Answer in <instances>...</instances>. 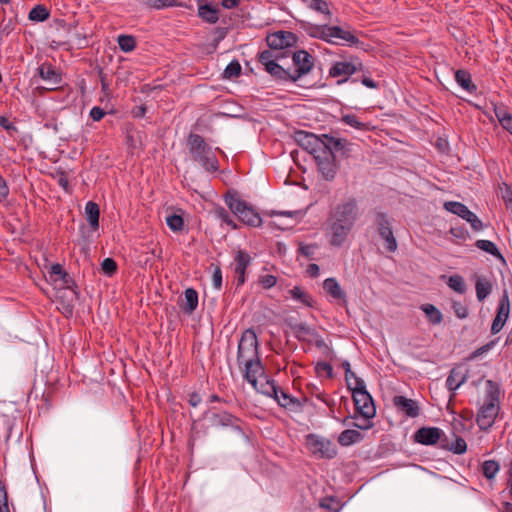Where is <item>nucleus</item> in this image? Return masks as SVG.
I'll return each instance as SVG.
<instances>
[{
    "label": "nucleus",
    "mask_w": 512,
    "mask_h": 512,
    "mask_svg": "<svg viewBox=\"0 0 512 512\" xmlns=\"http://www.w3.org/2000/svg\"><path fill=\"white\" fill-rule=\"evenodd\" d=\"M258 282L264 289H270L276 285L277 278L274 275L266 274L260 276Z\"/></svg>",
    "instance_id": "nucleus-54"
},
{
    "label": "nucleus",
    "mask_w": 512,
    "mask_h": 512,
    "mask_svg": "<svg viewBox=\"0 0 512 512\" xmlns=\"http://www.w3.org/2000/svg\"><path fill=\"white\" fill-rule=\"evenodd\" d=\"M475 246L478 249L494 256L496 259L503 261V262L505 261L504 256L502 255V253L500 252V250L498 249V247L496 246V244L494 242H492L490 240L480 239L475 242Z\"/></svg>",
    "instance_id": "nucleus-31"
},
{
    "label": "nucleus",
    "mask_w": 512,
    "mask_h": 512,
    "mask_svg": "<svg viewBox=\"0 0 512 512\" xmlns=\"http://www.w3.org/2000/svg\"><path fill=\"white\" fill-rule=\"evenodd\" d=\"M341 121L346 125H349L358 130H368L369 125L367 123H363L359 121L358 117L354 114H346L343 115Z\"/></svg>",
    "instance_id": "nucleus-43"
},
{
    "label": "nucleus",
    "mask_w": 512,
    "mask_h": 512,
    "mask_svg": "<svg viewBox=\"0 0 512 512\" xmlns=\"http://www.w3.org/2000/svg\"><path fill=\"white\" fill-rule=\"evenodd\" d=\"M16 25L15 19H9L6 23H4L1 27L0 34L2 36H8L14 29Z\"/></svg>",
    "instance_id": "nucleus-62"
},
{
    "label": "nucleus",
    "mask_w": 512,
    "mask_h": 512,
    "mask_svg": "<svg viewBox=\"0 0 512 512\" xmlns=\"http://www.w3.org/2000/svg\"><path fill=\"white\" fill-rule=\"evenodd\" d=\"M291 329H292V331L294 333V336L299 341H306V336H318V334L315 331V329L309 327L305 323L293 324V325H291Z\"/></svg>",
    "instance_id": "nucleus-36"
},
{
    "label": "nucleus",
    "mask_w": 512,
    "mask_h": 512,
    "mask_svg": "<svg viewBox=\"0 0 512 512\" xmlns=\"http://www.w3.org/2000/svg\"><path fill=\"white\" fill-rule=\"evenodd\" d=\"M307 3V7L318 13L331 16L329 3L325 0H304Z\"/></svg>",
    "instance_id": "nucleus-41"
},
{
    "label": "nucleus",
    "mask_w": 512,
    "mask_h": 512,
    "mask_svg": "<svg viewBox=\"0 0 512 512\" xmlns=\"http://www.w3.org/2000/svg\"><path fill=\"white\" fill-rule=\"evenodd\" d=\"M50 16L49 10L44 5H36L29 12L28 18L31 21L43 22Z\"/></svg>",
    "instance_id": "nucleus-39"
},
{
    "label": "nucleus",
    "mask_w": 512,
    "mask_h": 512,
    "mask_svg": "<svg viewBox=\"0 0 512 512\" xmlns=\"http://www.w3.org/2000/svg\"><path fill=\"white\" fill-rule=\"evenodd\" d=\"M310 393L315 395L318 399H320L322 402H324L327 406H331L333 404V401L328 400L325 397V394L319 390V388L316 385L308 386Z\"/></svg>",
    "instance_id": "nucleus-61"
},
{
    "label": "nucleus",
    "mask_w": 512,
    "mask_h": 512,
    "mask_svg": "<svg viewBox=\"0 0 512 512\" xmlns=\"http://www.w3.org/2000/svg\"><path fill=\"white\" fill-rule=\"evenodd\" d=\"M456 82L467 92L475 94L477 86L472 82L471 74L467 70L459 69L455 72Z\"/></svg>",
    "instance_id": "nucleus-26"
},
{
    "label": "nucleus",
    "mask_w": 512,
    "mask_h": 512,
    "mask_svg": "<svg viewBox=\"0 0 512 512\" xmlns=\"http://www.w3.org/2000/svg\"><path fill=\"white\" fill-rule=\"evenodd\" d=\"M117 43L119 48L125 53L132 52L136 48V39L132 35H119Z\"/></svg>",
    "instance_id": "nucleus-40"
},
{
    "label": "nucleus",
    "mask_w": 512,
    "mask_h": 512,
    "mask_svg": "<svg viewBox=\"0 0 512 512\" xmlns=\"http://www.w3.org/2000/svg\"><path fill=\"white\" fill-rule=\"evenodd\" d=\"M392 403L397 412L409 418H416L420 415L421 408L418 401L407 398L402 395H395L392 398Z\"/></svg>",
    "instance_id": "nucleus-17"
},
{
    "label": "nucleus",
    "mask_w": 512,
    "mask_h": 512,
    "mask_svg": "<svg viewBox=\"0 0 512 512\" xmlns=\"http://www.w3.org/2000/svg\"><path fill=\"white\" fill-rule=\"evenodd\" d=\"M327 29H329V25H312L308 29V34L311 37L321 39V40L326 41L328 43L341 44L340 42L332 40V39L329 38Z\"/></svg>",
    "instance_id": "nucleus-33"
},
{
    "label": "nucleus",
    "mask_w": 512,
    "mask_h": 512,
    "mask_svg": "<svg viewBox=\"0 0 512 512\" xmlns=\"http://www.w3.org/2000/svg\"><path fill=\"white\" fill-rule=\"evenodd\" d=\"M211 425L214 427L233 426L237 418L228 412L213 413L210 417Z\"/></svg>",
    "instance_id": "nucleus-28"
},
{
    "label": "nucleus",
    "mask_w": 512,
    "mask_h": 512,
    "mask_svg": "<svg viewBox=\"0 0 512 512\" xmlns=\"http://www.w3.org/2000/svg\"><path fill=\"white\" fill-rule=\"evenodd\" d=\"M315 371L317 375H321L322 373H325L327 378L331 379L333 378V368L332 366L327 362H318L315 366Z\"/></svg>",
    "instance_id": "nucleus-53"
},
{
    "label": "nucleus",
    "mask_w": 512,
    "mask_h": 512,
    "mask_svg": "<svg viewBox=\"0 0 512 512\" xmlns=\"http://www.w3.org/2000/svg\"><path fill=\"white\" fill-rule=\"evenodd\" d=\"M212 283L213 287L217 290H220L222 287V271L220 266H215L213 275H212Z\"/></svg>",
    "instance_id": "nucleus-60"
},
{
    "label": "nucleus",
    "mask_w": 512,
    "mask_h": 512,
    "mask_svg": "<svg viewBox=\"0 0 512 512\" xmlns=\"http://www.w3.org/2000/svg\"><path fill=\"white\" fill-rule=\"evenodd\" d=\"M214 213L216 215L217 218L221 219L224 223H226L228 226H231L232 229H236L237 228V225L235 224V222L231 219L228 211L221 207V206H218L214 209Z\"/></svg>",
    "instance_id": "nucleus-47"
},
{
    "label": "nucleus",
    "mask_w": 512,
    "mask_h": 512,
    "mask_svg": "<svg viewBox=\"0 0 512 512\" xmlns=\"http://www.w3.org/2000/svg\"><path fill=\"white\" fill-rule=\"evenodd\" d=\"M198 306V293L193 288H188L184 292V302L181 309L185 314H192Z\"/></svg>",
    "instance_id": "nucleus-24"
},
{
    "label": "nucleus",
    "mask_w": 512,
    "mask_h": 512,
    "mask_svg": "<svg viewBox=\"0 0 512 512\" xmlns=\"http://www.w3.org/2000/svg\"><path fill=\"white\" fill-rule=\"evenodd\" d=\"M443 435V431L438 427H422L413 435V440L422 445H435Z\"/></svg>",
    "instance_id": "nucleus-18"
},
{
    "label": "nucleus",
    "mask_w": 512,
    "mask_h": 512,
    "mask_svg": "<svg viewBox=\"0 0 512 512\" xmlns=\"http://www.w3.org/2000/svg\"><path fill=\"white\" fill-rule=\"evenodd\" d=\"M187 148L191 159L200 164L207 172H216L219 168L218 159L205 139L196 133H190L187 137Z\"/></svg>",
    "instance_id": "nucleus-4"
},
{
    "label": "nucleus",
    "mask_w": 512,
    "mask_h": 512,
    "mask_svg": "<svg viewBox=\"0 0 512 512\" xmlns=\"http://www.w3.org/2000/svg\"><path fill=\"white\" fill-rule=\"evenodd\" d=\"M145 4L154 9H163L179 6L177 0H145Z\"/></svg>",
    "instance_id": "nucleus-46"
},
{
    "label": "nucleus",
    "mask_w": 512,
    "mask_h": 512,
    "mask_svg": "<svg viewBox=\"0 0 512 512\" xmlns=\"http://www.w3.org/2000/svg\"><path fill=\"white\" fill-rule=\"evenodd\" d=\"M494 112L502 128L512 135V114L504 107L495 108Z\"/></svg>",
    "instance_id": "nucleus-34"
},
{
    "label": "nucleus",
    "mask_w": 512,
    "mask_h": 512,
    "mask_svg": "<svg viewBox=\"0 0 512 512\" xmlns=\"http://www.w3.org/2000/svg\"><path fill=\"white\" fill-rule=\"evenodd\" d=\"M448 286L459 294H464L466 292V284L462 276L460 275H452L449 277Z\"/></svg>",
    "instance_id": "nucleus-42"
},
{
    "label": "nucleus",
    "mask_w": 512,
    "mask_h": 512,
    "mask_svg": "<svg viewBox=\"0 0 512 512\" xmlns=\"http://www.w3.org/2000/svg\"><path fill=\"white\" fill-rule=\"evenodd\" d=\"M349 142L347 140L340 139V145L336 149H325L323 153L317 154L314 157L318 171L326 180H333L337 173V165L335 161V154L341 152L346 154L349 150Z\"/></svg>",
    "instance_id": "nucleus-9"
},
{
    "label": "nucleus",
    "mask_w": 512,
    "mask_h": 512,
    "mask_svg": "<svg viewBox=\"0 0 512 512\" xmlns=\"http://www.w3.org/2000/svg\"><path fill=\"white\" fill-rule=\"evenodd\" d=\"M295 141L299 146L308 151L314 157L323 153L325 149H336L340 145V138L323 134L317 136L311 132L299 130L294 134Z\"/></svg>",
    "instance_id": "nucleus-5"
},
{
    "label": "nucleus",
    "mask_w": 512,
    "mask_h": 512,
    "mask_svg": "<svg viewBox=\"0 0 512 512\" xmlns=\"http://www.w3.org/2000/svg\"><path fill=\"white\" fill-rule=\"evenodd\" d=\"M507 488L509 490V495L512 498V460L507 465Z\"/></svg>",
    "instance_id": "nucleus-64"
},
{
    "label": "nucleus",
    "mask_w": 512,
    "mask_h": 512,
    "mask_svg": "<svg viewBox=\"0 0 512 512\" xmlns=\"http://www.w3.org/2000/svg\"><path fill=\"white\" fill-rule=\"evenodd\" d=\"M500 386L493 380L486 381L485 401L476 416L480 430L487 431L495 422L500 410Z\"/></svg>",
    "instance_id": "nucleus-3"
},
{
    "label": "nucleus",
    "mask_w": 512,
    "mask_h": 512,
    "mask_svg": "<svg viewBox=\"0 0 512 512\" xmlns=\"http://www.w3.org/2000/svg\"><path fill=\"white\" fill-rule=\"evenodd\" d=\"M327 31L329 38L332 40L333 38L340 39L351 46H357L360 43L359 39L351 31L345 30L340 26H329Z\"/></svg>",
    "instance_id": "nucleus-19"
},
{
    "label": "nucleus",
    "mask_w": 512,
    "mask_h": 512,
    "mask_svg": "<svg viewBox=\"0 0 512 512\" xmlns=\"http://www.w3.org/2000/svg\"><path fill=\"white\" fill-rule=\"evenodd\" d=\"M317 248V245L316 244H300L299 247H298V252L303 255L304 257H306L307 259H313L314 257V253H315V250Z\"/></svg>",
    "instance_id": "nucleus-55"
},
{
    "label": "nucleus",
    "mask_w": 512,
    "mask_h": 512,
    "mask_svg": "<svg viewBox=\"0 0 512 512\" xmlns=\"http://www.w3.org/2000/svg\"><path fill=\"white\" fill-rule=\"evenodd\" d=\"M50 277L54 280V281H57L59 280L61 277H67L69 278V274L64 270V268L62 267L61 264L59 263H56V264H53L50 268Z\"/></svg>",
    "instance_id": "nucleus-52"
},
{
    "label": "nucleus",
    "mask_w": 512,
    "mask_h": 512,
    "mask_svg": "<svg viewBox=\"0 0 512 512\" xmlns=\"http://www.w3.org/2000/svg\"><path fill=\"white\" fill-rule=\"evenodd\" d=\"M290 57V74L292 75V82H296L312 70L314 58L305 50L291 51Z\"/></svg>",
    "instance_id": "nucleus-12"
},
{
    "label": "nucleus",
    "mask_w": 512,
    "mask_h": 512,
    "mask_svg": "<svg viewBox=\"0 0 512 512\" xmlns=\"http://www.w3.org/2000/svg\"><path fill=\"white\" fill-rule=\"evenodd\" d=\"M492 288V283L488 278L484 276H476L475 290L476 297L479 302L484 301L489 296L492 292Z\"/></svg>",
    "instance_id": "nucleus-22"
},
{
    "label": "nucleus",
    "mask_w": 512,
    "mask_h": 512,
    "mask_svg": "<svg viewBox=\"0 0 512 512\" xmlns=\"http://www.w3.org/2000/svg\"><path fill=\"white\" fill-rule=\"evenodd\" d=\"M225 203L231 212L244 224L252 227H258L262 224L260 215L252 206L240 199L237 192H228L225 195Z\"/></svg>",
    "instance_id": "nucleus-6"
},
{
    "label": "nucleus",
    "mask_w": 512,
    "mask_h": 512,
    "mask_svg": "<svg viewBox=\"0 0 512 512\" xmlns=\"http://www.w3.org/2000/svg\"><path fill=\"white\" fill-rule=\"evenodd\" d=\"M38 75L45 81H48L54 85L60 84L62 78L61 74L55 69L50 63H43L38 67Z\"/></svg>",
    "instance_id": "nucleus-20"
},
{
    "label": "nucleus",
    "mask_w": 512,
    "mask_h": 512,
    "mask_svg": "<svg viewBox=\"0 0 512 512\" xmlns=\"http://www.w3.org/2000/svg\"><path fill=\"white\" fill-rule=\"evenodd\" d=\"M374 223L380 237L385 241V247L389 252L397 249V241L393 235L391 222L386 213L381 211L375 212Z\"/></svg>",
    "instance_id": "nucleus-14"
},
{
    "label": "nucleus",
    "mask_w": 512,
    "mask_h": 512,
    "mask_svg": "<svg viewBox=\"0 0 512 512\" xmlns=\"http://www.w3.org/2000/svg\"><path fill=\"white\" fill-rule=\"evenodd\" d=\"M198 17L204 22L215 24L219 20V9L212 4H199Z\"/></svg>",
    "instance_id": "nucleus-21"
},
{
    "label": "nucleus",
    "mask_w": 512,
    "mask_h": 512,
    "mask_svg": "<svg viewBox=\"0 0 512 512\" xmlns=\"http://www.w3.org/2000/svg\"><path fill=\"white\" fill-rule=\"evenodd\" d=\"M464 220L470 223L472 229L474 231H480L483 228L482 221L477 217V215L471 211V217H465Z\"/></svg>",
    "instance_id": "nucleus-58"
},
{
    "label": "nucleus",
    "mask_w": 512,
    "mask_h": 512,
    "mask_svg": "<svg viewBox=\"0 0 512 512\" xmlns=\"http://www.w3.org/2000/svg\"><path fill=\"white\" fill-rule=\"evenodd\" d=\"M363 438L364 436L358 430L346 429L340 433L338 442L342 446H350L352 444L361 442Z\"/></svg>",
    "instance_id": "nucleus-27"
},
{
    "label": "nucleus",
    "mask_w": 512,
    "mask_h": 512,
    "mask_svg": "<svg viewBox=\"0 0 512 512\" xmlns=\"http://www.w3.org/2000/svg\"><path fill=\"white\" fill-rule=\"evenodd\" d=\"M281 407L288 408L296 403V400L279 387L278 393L273 397Z\"/></svg>",
    "instance_id": "nucleus-45"
},
{
    "label": "nucleus",
    "mask_w": 512,
    "mask_h": 512,
    "mask_svg": "<svg viewBox=\"0 0 512 512\" xmlns=\"http://www.w3.org/2000/svg\"><path fill=\"white\" fill-rule=\"evenodd\" d=\"M269 49L263 52H273L277 56L290 57L291 48L297 43V36L290 31H277L266 37Z\"/></svg>",
    "instance_id": "nucleus-10"
},
{
    "label": "nucleus",
    "mask_w": 512,
    "mask_h": 512,
    "mask_svg": "<svg viewBox=\"0 0 512 512\" xmlns=\"http://www.w3.org/2000/svg\"><path fill=\"white\" fill-rule=\"evenodd\" d=\"M99 79L102 93L105 97L109 98L111 96L110 85L107 79V74H105L102 69L99 70Z\"/></svg>",
    "instance_id": "nucleus-56"
},
{
    "label": "nucleus",
    "mask_w": 512,
    "mask_h": 512,
    "mask_svg": "<svg viewBox=\"0 0 512 512\" xmlns=\"http://www.w3.org/2000/svg\"><path fill=\"white\" fill-rule=\"evenodd\" d=\"M480 470H481L483 476L488 481H493V480H495V478L500 470V463L496 460H485L481 464Z\"/></svg>",
    "instance_id": "nucleus-32"
},
{
    "label": "nucleus",
    "mask_w": 512,
    "mask_h": 512,
    "mask_svg": "<svg viewBox=\"0 0 512 512\" xmlns=\"http://www.w3.org/2000/svg\"><path fill=\"white\" fill-rule=\"evenodd\" d=\"M289 296L301 303L302 305L306 307H312L313 306V299L310 294H308L302 287L300 286H294L292 289L288 290Z\"/></svg>",
    "instance_id": "nucleus-29"
},
{
    "label": "nucleus",
    "mask_w": 512,
    "mask_h": 512,
    "mask_svg": "<svg viewBox=\"0 0 512 512\" xmlns=\"http://www.w3.org/2000/svg\"><path fill=\"white\" fill-rule=\"evenodd\" d=\"M166 223L172 231H180L183 228L184 221L180 215L173 214L166 218Z\"/></svg>",
    "instance_id": "nucleus-48"
},
{
    "label": "nucleus",
    "mask_w": 512,
    "mask_h": 512,
    "mask_svg": "<svg viewBox=\"0 0 512 512\" xmlns=\"http://www.w3.org/2000/svg\"><path fill=\"white\" fill-rule=\"evenodd\" d=\"M510 313V301L507 291H504L502 297L499 300L496 316L492 321L491 333L497 334L504 327Z\"/></svg>",
    "instance_id": "nucleus-16"
},
{
    "label": "nucleus",
    "mask_w": 512,
    "mask_h": 512,
    "mask_svg": "<svg viewBox=\"0 0 512 512\" xmlns=\"http://www.w3.org/2000/svg\"><path fill=\"white\" fill-rule=\"evenodd\" d=\"M466 379V375L462 374L459 369L453 368L446 379V387L449 391L454 392L466 381Z\"/></svg>",
    "instance_id": "nucleus-30"
},
{
    "label": "nucleus",
    "mask_w": 512,
    "mask_h": 512,
    "mask_svg": "<svg viewBox=\"0 0 512 512\" xmlns=\"http://www.w3.org/2000/svg\"><path fill=\"white\" fill-rule=\"evenodd\" d=\"M464 220L470 223L472 229L474 231H480L483 228L482 221L477 217V215L471 211V217H465Z\"/></svg>",
    "instance_id": "nucleus-59"
},
{
    "label": "nucleus",
    "mask_w": 512,
    "mask_h": 512,
    "mask_svg": "<svg viewBox=\"0 0 512 512\" xmlns=\"http://www.w3.org/2000/svg\"><path fill=\"white\" fill-rule=\"evenodd\" d=\"M101 269L107 276H112L117 271V263L112 258H105L101 263Z\"/></svg>",
    "instance_id": "nucleus-50"
},
{
    "label": "nucleus",
    "mask_w": 512,
    "mask_h": 512,
    "mask_svg": "<svg viewBox=\"0 0 512 512\" xmlns=\"http://www.w3.org/2000/svg\"><path fill=\"white\" fill-rule=\"evenodd\" d=\"M308 450L319 458L332 459L337 455L336 445L329 439L316 434L306 436Z\"/></svg>",
    "instance_id": "nucleus-13"
},
{
    "label": "nucleus",
    "mask_w": 512,
    "mask_h": 512,
    "mask_svg": "<svg viewBox=\"0 0 512 512\" xmlns=\"http://www.w3.org/2000/svg\"><path fill=\"white\" fill-rule=\"evenodd\" d=\"M454 454H464L467 451V443L464 438L457 436L455 441L449 447Z\"/></svg>",
    "instance_id": "nucleus-49"
},
{
    "label": "nucleus",
    "mask_w": 512,
    "mask_h": 512,
    "mask_svg": "<svg viewBox=\"0 0 512 512\" xmlns=\"http://www.w3.org/2000/svg\"><path fill=\"white\" fill-rule=\"evenodd\" d=\"M237 363L243 371L244 379L256 387L257 378L265 374L259 356V343L255 331L251 328L243 331L238 343Z\"/></svg>",
    "instance_id": "nucleus-2"
},
{
    "label": "nucleus",
    "mask_w": 512,
    "mask_h": 512,
    "mask_svg": "<svg viewBox=\"0 0 512 512\" xmlns=\"http://www.w3.org/2000/svg\"><path fill=\"white\" fill-rule=\"evenodd\" d=\"M452 309H453L455 315L459 319H465L468 317V314H469L468 308L462 302L452 301Z\"/></svg>",
    "instance_id": "nucleus-51"
},
{
    "label": "nucleus",
    "mask_w": 512,
    "mask_h": 512,
    "mask_svg": "<svg viewBox=\"0 0 512 512\" xmlns=\"http://www.w3.org/2000/svg\"><path fill=\"white\" fill-rule=\"evenodd\" d=\"M444 208L447 211H449L455 215H458L462 219H464L466 216L471 217V211L468 209V207L466 205H464L461 202L447 201L444 203Z\"/></svg>",
    "instance_id": "nucleus-35"
},
{
    "label": "nucleus",
    "mask_w": 512,
    "mask_h": 512,
    "mask_svg": "<svg viewBox=\"0 0 512 512\" xmlns=\"http://www.w3.org/2000/svg\"><path fill=\"white\" fill-rule=\"evenodd\" d=\"M348 389L352 391L355 415H360L364 418H374L376 408L372 396L366 390L365 382L361 378H356V385L348 382Z\"/></svg>",
    "instance_id": "nucleus-8"
},
{
    "label": "nucleus",
    "mask_w": 512,
    "mask_h": 512,
    "mask_svg": "<svg viewBox=\"0 0 512 512\" xmlns=\"http://www.w3.org/2000/svg\"><path fill=\"white\" fill-rule=\"evenodd\" d=\"M0 126L9 133L17 131V127L5 116H0Z\"/></svg>",
    "instance_id": "nucleus-63"
},
{
    "label": "nucleus",
    "mask_w": 512,
    "mask_h": 512,
    "mask_svg": "<svg viewBox=\"0 0 512 512\" xmlns=\"http://www.w3.org/2000/svg\"><path fill=\"white\" fill-rule=\"evenodd\" d=\"M85 215L92 230L96 231L99 228V205L93 201L87 202L85 205Z\"/></svg>",
    "instance_id": "nucleus-25"
},
{
    "label": "nucleus",
    "mask_w": 512,
    "mask_h": 512,
    "mask_svg": "<svg viewBox=\"0 0 512 512\" xmlns=\"http://www.w3.org/2000/svg\"><path fill=\"white\" fill-rule=\"evenodd\" d=\"M464 220L470 223L472 229L474 231H480L483 228L482 221L477 217V215L471 211V217H465Z\"/></svg>",
    "instance_id": "nucleus-57"
},
{
    "label": "nucleus",
    "mask_w": 512,
    "mask_h": 512,
    "mask_svg": "<svg viewBox=\"0 0 512 512\" xmlns=\"http://www.w3.org/2000/svg\"><path fill=\"white\" fill-rule=\"evenodd\" d=\"M251 256L243 250H238L234 256L231 267L236 276V288L244 285L246 281V270L251 265Z\"/></svg>",
    "instance_id": "nucleus-15"
},
{
    "label": "nucleus",
    "mask_w": 512,
    "mask_h": 512,
    "mask_svg": "<svg viewBox=\"0 0 512 512\" xmlns=\"http://www.w3.org/2000/svg\"><path fill=\"white\" fill-rule=\"evenodd\" d=\"M421 310L425 313L429 322L433 325H438L442 322V313L432 304H423Z\"/></svg>",
    "instance_id": "nucleus-37"
},
{
    "label": "nucleus",
    "mask_w": 512,
    "mask_h": 512,
    "mask_svg": "<svg viewBox=\"0 0 512 512\" xmlns=\"http://www.w3.org/2000/svg\"><path fill=\"white\" fill-rule=\"evenodd\" d=\"M265 380V383H261L260 387H258V381L256 382V387H253L256 391L274 397V394L278 393L279 386L275 383L274 380L268 379L265 375L262 376Z\"/></svg>",
    "instance_id": "nucleus-38"
},
{
    "label": "nucleus",
    "mask_w": 512,
    "mask_h": 512,
    "mask_svg": "<svg viewBox=\"0 0 512 512\" xmlns=\"http://www.w3.org/2000/svg\"><path fill=\"white\" fill-rule=\"evenodd\" d=\"M324 291L335 300L346 299V294L335 278H327L323 282Z\"/></svg>",
    "instance_id": "nucleus-23"
},
{
    "label": "nucleus",
    "mask_w": 512,
    "mask_h": 512,
    "mask_svg": "<svg viewBox=\"0 0 512 512\" xmlns=\"http://www.w3.org/2000/svg\"><path fill=\"white\" fill-rule=\"evenodd\" d=\"M273 52H260L258 61L265 67L267 73L278 82H292L290 63L287 58L272 54Z\"/></svg>",
    "instance_id": "nucleus-7"
},
{
    "label": "nucleus",
    "mask_w": 512,
    "mask_h": 512,
    "mask_svg": "<svg viewBox=\"0 0 512 512\" xmlns=\"http://www.w3.org/2000/svg\"><path fill=\"white\" fill-rule=\"evenodd\" d=\"M364 65L357 57H351L348 61H335L329 68L328 75L337 78V84L341 85L350 79V76L363 72Z\"/></svg>",
    "instance_id": "nucleus-11"
},
{
    "label": "nucleus",
    "mask_w": 512,
    "mask_h": 512,
    "mask_svg": "<svg viewBox=\"0 0 512 512\" xmlns=\"http://www.w3.org/2000/svg\"><path fill=\"white\" fill-rule=\"evenodd\" d=\"M359 216V205L355 197L345 198L331 208L327 219L331 246H343Z\"/></svg>",
    "instance_id": "nucleus-1"
},
{
    "label": "nucleus",
    "mask_w": 512,
    "mask_h": 512,
    "mask_svg": "<svg viewBox=\"0 0 512 512\" xmlns=\"http://www.w3.org/2000/svg\"><path fill=\"white\" fill-rule=\"evenodd\" d=\"M241 71H242V68H241L239 61L233 60L224 69L223 77L225 79H233V78L240 76Z\"/></svg>",
    "instance_id": "nucleus-44"
}]
</instances>
